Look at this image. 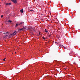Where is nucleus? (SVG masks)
I'll return each mask as SVG.
<instances>
[{"label":"nucleus","instance_id":"obj_1","mask_svg":"<svg viewBox=\"0 0 80 80\" xmlns=\"http://www.w3.org/2000/svg\"><path fill=\"white\" fill-rule=\"evenodd\" d=\"M16 33H17V32L16 31H15L14 32H13V33L11 34L10 36L11 37H13L14 35H16Z\"/></svg>","mask_w":80,"mask_h":80},{"label":"nucleus","instance_id":"obj_2","mask_svg":"<svg viewBox=\"0 0 80 80\" xmlns=\"http://www.w3.org/2000/svg\"><path fill=\"white\" fill-rule=\"evenodd\" d=\"M9 32H7L3 33V34L5 35V34H7V33H8L7 35H5V37H7V36H8V35H9V34H8V33H9Z\"/></svg>","mask_w":80,"mask_h":80},{"label":"nucleus","instance_id":"obj_3","mask_svg":"<svg viewBox=\"0 0 80 80\" xmlns=\"http://www.w3.org/2000/svg\"><path fill=\"white\" fill-rule=\"evenodd\" d=\"M12 2L14 3H17V0H11Z\"/></svg>","mask_w":80,"mask_h":80},{"label":"nucleus","instance_id":"obj_4","mask_svg":"<svg viewBox=\"0 0 80 80\" xmlns=\"http://www.w3.org/2000/svg\"><path fill=\"white\" fill-rule=\"evenodd\" d=\"M25 29H26V28L24 27L23 28H22L21 29H19L18 30L19 31H20L21 30H25Z\"/></svg>","mask_w":80,"mask_h":80},{"label":"nucleus","instance_id":"obj_5","mask_svg":"<svg viewBox=\"0 0 80 80\" xmlns=\"http://www.w3.org/2000/svg\"><path fill=\"white\" fill-rule=\"evenodd\" d=\"M5 4L6 5H10L12 4L11 3H5Z\"/></svg>","mask_w":80,"mask_h":80},{"label":"nucleus","instance_id":"obj_6","mask_svg":"<svg viewBox=\"0 0 80 80\" xmlns=\"http://www.w3.org/2000/svg\"><path fill=\"white\" fill-rule=\"evenodd\" d=\"M20 12L22 13H23V9H22L21 10Z\"/></svg>","mask_w":80,"mask_h":80},{"label":"nucleus","instance_id":"obj_7","mask_svg":"<svg viewBox=\"0 0 80 80\" xmlns=\"http://www.w3.org/2000/svg\"><path fill=\"white\" fill-rule=\"evenodd\" d=\"M8 22V23H12V21L10 20H9Z\"/></svg>","mask_w":80,"mask_h":80},{"label":"nucleus","instance_id":"obj_8","mask_svg":"<svg viewBox=\"0 0 80 80\" xmlns=\"http://www.w3.org/2000/svg\"><path fill=\"white\" fill-rule=\"evenodd\" d=\"M18 23H17L16 24V26H15V27H18Z\"/></svg>","mask_w":80,"mask_h":80},{"label":"nucleus","instance_id":"obj_9","mask_svg":"<svg viewBox=\"0 0 80 80\" xmlns=\"http://www.w3.org/2000/svg\"><path fill=\"white\" fill-rule=\"evenodd\" d=\"M45 32H46V33H48V30H47L46 29H45Z\"/></svg>","mask_w":80,"mask_h":80},{"label":"nucleus","instance_id":"obj_10","mask_svg":"<svg viewBox=\"0 0 80 80\" xmlns=\"http://www.w3.org/2000/svg\"><path fill=\"white\" fill-rule=\"evenodd\" d=\"M22 23L23 24V22H20L18 24V25H22Z\"/></svg>","mask_w":80,"mask_h":80},{"label":"nucleus","instance_id":"obj_11","mask_svg":"<svg viewBox=\"0 0 80 80\" xmlns=\"http://www.w3.org/2000/svg\"><path fill=\"white\" fill-rule=\"evenodd\" d=\"M32 30H33V31H34V32L35 31V30H34V29H33L32 28H31Z\"/></svg>","mask_w":80,"mask_h":80},{"label":"nucleus","instance_id":"obj_12","mask_svg":"<svg viewBox=\"0 0 80 80\" xmlns=\"http://www.w3.org/2000/svg\"><path fill=\"white\" fill-rule=\"evenodd\" d=\"M42 38L43 39V40H46V39H47V38H45V37H43Z\"/></svg>","mask_w":80,"mask_h":80},{"label":"nucleus","instance_id":"obj_13","mask_svg":"<svg viewBox=\"0 0 80 80\" xmlns=\"http://www.w3.org/2000/svg\"><path fill=\"white\" fill-rule=\"evenodd\" d=\"M33 10H31L29 11V12H33Z\"/></svg>","mask_w":80,"mask_h":80},{"label":"nucleus","instance_id":"obj_14","mask_svg":"<svg viewBox=\"0 0 80 80\" xmlns=\"http://www.w3.org/2000/svg\"><path fill=\"white\" fill-rule=\"evenodd\" d=\"M5 59H6L5 58H4V59H3V61H5Z\"/></svg>","mask_w":80,"mask_h":80},{"label":"nucleus","instance_id":"obj_15","mask_svg":"<svg viewBox=\"0 0 80 80\" xmlns=\"http://www.w3.org/2000/svg\"><path fill=\"white\" fill-rule=\"evenodd\" d=\"M3 17V15H2L1 17V18H2Z\"/></svg>","mask_w":80,"mask_h":80},{"label":"nucleus","instance_id":"obj_16","mask_svg":"<svg viewBox=\"0 0 80 80\" xmlns=\"http://www.w3.org/2000/svg\"><path fill=\"white\" fill-rule=\"evenodd\" d=\"M49 37H51V34H50V35H49Z\"/></svg>","mask_w":80,"mask_h":80},{"label":"nucleus","instance_id":"obj_17","mask_svg":"<svg viewBox=\"0 0 80 80\" xmlns=\"http://www.w3.org/2000/svg\"><path fill=\"white\" fill-rule=\"evenodd\" d=\"M55 43H57V44H58V43L56 42H55Z\"/></svg>","mask_w":80,"mask_h":80},{"label":"nucleus","instance_id":"obj_18","mask_svg":"<svg viewBox=\"0 0 80 80\" xmlns=\"http://www.w3.org/2000/svg\"><path fill=\"white\" fill-rule=\"evenodd\" d=\"M63 47H64V48H65V47L63 46V45H61Z\"/></svg>","mask_w":80,"mask_h":80},{"label":"nucleus","instance_id":"obj_19","mask_svg":"<svg viewBox=\"0 0 80 80\" xmlns=\"http://www.w3.org/2000/svg\"><path fill=\"white\" fill-rule=\"evenodd\" d=\"M74 63L75 64H76V63H75V62H74Z\"/></svg>","mask_w":80,"mask_h":80},{"label":"nucleus","instance_id":"obj_20","mask_svg":"<svg viewBox=\"0 0 80 80\" xmlns=\"http://www.w3.org/2000/svg\"><path fill=\"white\" fill-rule=\"evenodd\" d=\"M39 34L40 35H41L40 33L39 32Z\"/></svg>","mask_w":80,"mask_h":80},{"label":"nucleus","instance_id":"obj_21","mask_svg":"<svg viewBox=\"0 0 80 80\" xmlns=\"http://www.w3.org/2000/svg\"><path fill=\"white\" fill-rule=\"evenodd\" d=\"M15 53H16V52H15Z\"/></svg>","mask_w":80,"mask_h":80}]
</instances>
